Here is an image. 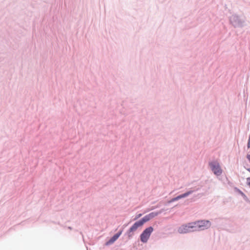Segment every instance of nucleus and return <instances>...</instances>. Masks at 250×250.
<instances>
[{
  "mask_svg": "<svg viewBox=\"0 0 250 250\" xmlns=\"http://www.w3.org/2000/svg\"><path fill=\"white\" fill-rule=\"evenodd\" d=\"M192 193V191H189L186 192L183 194L180 195L175 198L172 199V200H171L170 202H174V201H177L180 199L186 197Z\"/></svg>",
  "mask_w": 250,
  "mask_h": 250,
  "instance_id": "nucleus-6",
  "label": "nucleus"
},
{
  "mask_svg": "<svg viewBox=\"0 0 250 250\" xmlns=\"http://www.w3.org/2000/svg\"><path fill=\"white\" fill-rule=\"evenodd\" d=\"M122 233V230H121L118 233L115 234L106 244V245L111 244L114 243L121 235Z\"/></svg>",
  "mask_w": 250,
  "mask_h": 250,
  "instance_id": "nucleus-5",
  "label": "nucleus"
},
{
  "mask_svg": "<svg viewBox=\"0 0 250 250\" xmlns=\"http://www.w3.org/2000/svg\"><path fill=\"white\" fill-rule=\"evenodd\" d=\"M247 158L249 160V161L250 162V154H248L247 155Z\"/></svg>",
  "mask_w": 250,
  "mask_h": 250,
  "instance_id": "nucleus-12",
  "label": "nucleus"
},
{
  "mask_svg": "<svg viewBox=\"0 0 250 250\" xmlns=\"http://www.w3.org/2000/svg\"><path fill=\"white\" fill-rule=\"evenodd\" d=\"M209 165L213 172L216 175H220L222 173V170L219 164L216 162L214 161L209 163Z\"/></svg>",
  "mask_w": 250,
  "mask_h": 250,
  "instance_id": "nucleus-4",
  "label": "nucleus"
},
{
  "mask_svg": "<svg viewBox=\"0 0 250 250\" xmlns=\"http://www.w3.org/2000/svg\"><path fill=\"white\" fill-rule=\"evenodd\" d=\"M142 226V223H139V221L135 223L129 229V232L135 231L137 230V229Z\"/></svg>",
  "mask_w": 250,
  "mask_h": 250,
  "instance_id": "nucleus-7",
  "label": "nucleus"
},
{
  "mask_svg": "<svg viewBox=\"0 0 250 250\" xmlns=\"http://www.w3.org/2000/svg\"><path fill=\"white\" fill-rule=\"evenodd\" d=\"M193 223H189L183 225L178 228V231L180 233H186L193 230L194 229Z\"/></svg>",
  "mask_w": 250,
  "mask_h": 250,
  "instance_id": "nucleus-3",
  "label": "nucleus"
},
{
  "mask_svg": "<svg viewBox=\"0 0 250 250\" xmlns=\"http://www.w3.org/2000/svg\"><path fill=\"white\" fill-rule=\"evenodd\" d=\"M247 184L249 186V187H250V178H248L247 179Z\"/></svg>",
  "mask_w": 250,
  "mask_h": 250,
  "instance_id": "nucleus-11",
  "label": "nucleus"
},
{
  "mask_svg": "<svg viewBox=\"0 0 250 250\" xmlns=\"http://www.w3.org/2000/svg\"><path fill=\"white\" fill-rule=\"evenodd\" d=\"M158 214L157 212H151L150 214H148L149 216L150 217V219L156 216Z\"/></svg>",
  "mask_w": 250,
  "mask_h": 250,
  "instance_id": "nucleus-9",
  "label": "nucleus"
},
{
  "mask_svg": "<svg viewBox=\"0 0 250 250\" xmlns=\"http://www.w3.org/2000/svg\"><path fill=\"white\" fill-rule=\"evenodd\" d=\"M150 219V217L148 215H146V216H145L143 218H142L141 220L139 221V223H142V226L143 225V224L149 221V220Z\"/></svg>",
  "mask_w": 250,
  "mask_h": 250,
  "instance_id": "nucleus-8",
  "label": "nucleus"
},
{
  "mask_svg": "<svg viewBox=\"0 0 250 250\" xmlns=\"http://www.w3.org/2000/svg\"><path fill=\"white\" fill-rule=\"evenodd\" d=\"M194 229H205L208 228L211 226L209 221L202 220L193 222Z\"/></svg>",
  "mask_w": 250,
  "mask_h": 250,
  "instance_id": "nucleus-1",
  "label": "nucleus"
},
{
  "mask_svg": "<svg viewBox=\"0 0 250 250\" xmlns=\"http://www.w3.org/2000/svg\"><path fill=\"white\" fill-rule=\"evenodd\" d=\"M153 230L152 227L146 229L140 235L141 241L143 243L147 242Z\"/></svg>",
  "mask_w": 250,
  "mask_h": 250,
  "instance_id": "nucleus-2",
  "label": "nucleus"
},
{
  "mask_svg": "<svg viewBox=\"0 0 250 250\" xmlns=\"http://www.w3.org/2000/svg\"><path fill=\"white\" fill-rule=\"evenodd\" d=\"M248 148H250V134L249 137L248 142L247 145Z\"/></svg>",
  "mask_w": 250,
  "mask_h": 250,
  "instance_id": "nucleus-10",
  "label": "nucleus"
}]
</instances>
